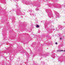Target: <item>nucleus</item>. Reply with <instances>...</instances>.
<instances>
[{"mask_svg":"<svg viewBox=\"0 0 65 65\" xmlns=\"http://www.w3.org/2000/svg\"><path fill=\"white\" fill-rule=\"evenodd\" d=\"M56 18H58V17H56Z\"/></svg>","mask_w":65,"mask_h":65,"instance_id":"obj_7","label":"nucleus"},{"mask_svg":"<svg viewBox=\"0 0 65 65\" xmlns=\"http://www.w3.org/2000/svg\"><path fill=\"white\" fill-rule=\"evenodd\" d=\"M36 27H37V28H39V26L38 25H37L36 26Z\"/></svg>","mask_w":65,"mask_h":65,"instance_id":"obj_3","label":"nucleus"},{"mask_svg":"<svg viewBox=\"0 0 65 65\" xmlns=\"http://www.w3.org/2000/svg\"><path fill=\"white\" fill-rule=\"evenodd\" d=\"M60 40H61V39H62V38H60Z\"/></svg>","mask_w":65,"mask_h":65,"instance_id":"obj_6","label":"nucleus"},{"mask_svg":"<svg viewBox=\"0 0 65 65\" xmlns=\"http://www.w3.org/2000/svg\"><path fill=\"white\" fill-rule=\"evenodd\" d=\"M27 4V5H28V4Z\"/></svg>","mask_w":65,"mask_h":65,"instance_id":"obj_9","label":"nucleus"},{"mask_svg":"<svg viewBox=\"0 0 65 65\" xmlns=\"http://www.w3.org/2000/svg\"><path fill=\"white\" fill-rule=\"evenodd\" d=\"M64 52H65V50H64Z\"/></svg>","mask_w":65,"mask_h":65,"instance_id":"obj_8","label":"nucleus"},{"mask_svg":"<svg viewBox=\"0 0 65 65\" xmlns=\"http://www.w3.org/2000/svg\"><path fill=\"white\" fill-rule=\"evenodd\" d=\"M62 51H63L62 50H58L57 51V52H62Z\"/></svg>","mask_w":65,"mask_h":65,"instance_id":"obj_4","label":"nucleus"},{"mask_svg":"<svg viewBox=\"0 0 65 65\" xmlns=\"http://www.w3.org/2000/svg\"><path fill=\"white\" fill-rule=\"evenodd\" d=\"M64 27V26H62L61 25H59V29H61V30H62V29H63Z\"/></svg>","mask_w":65,"mask_h":65,"instance_id":"obj_1","label":"nucleus"},{"mask_svg":"<svg viewBox=\"0 0 65 65\" xmlns=\"http://www.w3.org/2000/svg\"><path fill=\"white\" fill-rule=\"evenodd\" d=\"M60 16V15H59V14L58 13L57 14V16L58 17H59Z\"/></svg>","mask_w":65,"mask_h":65,"instance_id":"obj_2","label":"nucleus"},{"mask_svg":"<svg viewBox=\"0 0 65 65\" xmlns=\"http://www.w3.org/2000/svg\"><path fill=\"white\" fill-rule=\"evenodd\" d=\"M55 44H58V43L57 42H56Z\"/></svg>","mask_w":65,"mask_h":65,"instance_id":"obj_5","label":"nucleus"}]
</instances>
